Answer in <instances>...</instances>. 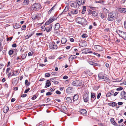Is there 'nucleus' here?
<instances>
[{"mask_svg": "<svg viewBox=\"0 0 126 126\" xmlns=\"http://www.w3.org/2000/svg\"><path fill=\"white\" fill-rule=\"evenodd\" d=\"M101 95V93H99L97 95V99H99Z\"/></svg>", "mask_w": 126, "mask_h": 126, "instance_id": "69168bd1", "label": "nucleus"}, {"mask_svg": "<svg viewBox=\"0 0 126 126\" xmlns=\"http://www.w3.org/2000/svg\"><path fill=\"white\" fill-rule=\"evenodd\" d=\"M26 28V26L25 25H23L21 28V29L22 30H25Z\"/></svg>", "mask_w": 126, "mask_h": 126, "instance_id": "0e129e2a", "label": "nucleus"}, {"mask_svg": "<svg viewBox=\"0 0 126 126\" xmlns=\"http://www.w3.org/2000/svg\"><path fill=\"white\" fill-rule=\"evenodd\" d=\"M46 26H42L41 28V30L44 31H45V30L46 31Z\"/></svg>", "mask_w": 126, "mask_h": 126, "instance_id": "37998d69", "label": "nucleus"}, {"mask_svg": "<svg viewBox=\"0 0 126 126\" xmlns=\"http://www.w3.org/2000/svg\"><path fill=\"white\" fill-rule=\"evenodd\" d=\"M108 105L110 106L113 107L116 106L117 104L115 102H113L109 103Z\"/></svg>", "mask_w": 126, "mask_h": 126, "instance_id": "cd10ccee", "label": "nucleus"}, {"mask_svg": "<svg viewBox=\"0 0 126 126\" xmlns=\"http://www.w3.org/2000/svg\"><path fill=\"white\" fill-rule=\"evenodd\" d=\"M114 120V118H111L110 120L111 123L115 126H119V125Z\"/></svg>", "mask_w": 126, "mask_h": 126, "instance_id": "f3484780", "label": "nucleus"}, {"mask_svg": "<svg viewBox=\"0 0 126 126\" xmlns=\"http://www.w3.org/2000/svg\"><path fill=\"white\" fill-rule=\"evenodd\" d=\"M60 27V25L59 23L56 24L54 27V29L55 30H58Z\"/></svg>", "mask_w": 126, "mask_h": 126, "instance_id": "aec40b11", "label": "nucleus"}, {"mask_svg": "<svg viewBox=\"0 0 126 126\" xmlns=\"http://www.w3.org/2000/svg\"><path fill=\"white\" fill-rule=\"evenodd\" d=\"M100 17L103 20H105V16H104V15L103 14V13H101Z\"/></svg>", "mask_w": 126, "mask_h": 126, "instance_id": "c03bdc74", "label": "nucleus"}, {"mask_svg": "<svg viewBox=\"0 0 126 126\" xmlns=\"http://www.w3.org/2000/svg\"><path fill=\"white\" fill-rule=\"evenodd\" d=\"M66 107L64 106H62L61 107V111L64 112L66 110Z\"/></svg>", "mask_w": 126, "mask_h": 126, "instance_id": "bb28decb", "label": "nucleus"}, {"mask_svg": "<svg viewBox=\"0 0 126 126\" xmlns=\"http://www.w3.org/2000/svg\"><path fill=\"white\" fill-rule=\"evenodd\" d=\"M50 74L49 73H46L45 74V77H49L50 76Z\"/></svg>", "mask_w": 126, "mask_h": 126, "instance_id": "6e6d98bb", "label": "nucleus"}, {"mask_svg": "<svg viewBox=\"0 0 126 126\" xmlns=\"http://www.w3.org/2000/svg\"><path fill=\"white\" fill-rule=\"evenodd\" d=\"M73 6H72L75 8H76L77 7V3L76 2H74L72 3Z\"/></svg>", "mask_w": 126, "mask_h": 126, "instance_id": "f704fd0d", "label": "nucleus"}, {"mask_svg": "<svg viewBox=\"0 0 126 126\" xmlns=\"http://www.w3.org/2000/svg\"><path fill=\"white\" fill-rule=\"evenodd\" d=\"M3 111L4 113H7L9 110V108L8 107L6 106L4 107L3 108Z\"/></svg>", "mask_w": 126, "mask_h": 126, "instance_id": "a878e982", "label": "nucleus"}, {"mask_svg": "<svg viewBox=\"0 0 126 126\" xmlns=\"http://www.w3.org/2000/svg\"><path fill=\"white\" fill-rule=\"evenodd\" d=\"M105 75H103L102 73H101L98 74V78L100 79H104V80L108 82H110V80Z\"/></svg>", "mask_w": 126, "mask_h": 126, "instance_id": "7ed1b4c3", "label": "nucleus"}, {"mask_svg": "<svg viewBox=\"0 0 126 126\" xmlns=\"http://www.w3.org/2000/svg\"><path fill=\"white\" fill-rule=\"evenodd\" d=\"M67 58V57H66V56L65 55L62 56V57H60L58 58L59 59L61 60L62 61L64 59H66Z\"/></svg>", "mask_w": 126, "mask_h": 126, "instance_id": "473e14b6", "label": "nucleus"}, {"mask_svg": "<svg viewBox=\"0 0 126 126\" xmlns=\"http://www.w3.org/2000/svg\"><path fill=\"white\" fill-rule=\"evenodd\" d=\"M86 10V6H83V9L82 11L81 12V13L82 14H84L85 12V11Z\"/></svg>", "mask_w": 126, "mask_h": 126, "instance_id": "c9c22d12", "label": "nucleus"}, {"mask_svg": "<svg viewBox=\"0 0 126 126\" xmlns=\"http://www.w3.org/2000/svg\"><path fill=\"white\" fill-rule=\"evenodd\" d=\"M122 31L118 30H116V32L119 35V34H121V33L122 32Z\"/></svg>", "mask_w": 126, "mask_h": 126, "instance_id": "3c124183", "label": "nucleus"}, {"mask_svg": "<svg viewBox=\"0 0 126 126\" xmlns=\"http://www.w3.org/2000/svg\"><path fill=\"white\" fill-rule=\"evenodd\" d=\"M99 88V87L98 86L94 85L93 87V89L94 90H97Z\"/></svg>", "mask_w": 126, "mask_h": 126, "instance_id": "a19ab883", "label": "nucleus"}, {"mask_svg": "<svg viewBox=\"0 0 126 126\" xmlns=\"http://www.w3.org/2000/svg\"><path fill=\"white\" fill-rule=\"evenodd\" d=\"M55 93L57 94H61V92L59 91L58 90L56 91Z\"/></svg>", "mask_w": 126, "mask_h": 126, "instance_id": "774afa93", "label": "nucleus"}, {"mask_svg": "<svg viewBox=\"0 0 126 126\" xmlns=\"http://www.w3.org/2000/svg\"><path fill=\"white\" fill-rule=\"evenodd\" d=\"M73 88L71 87L68 88L66 90V92L68 93H71L72 91Z\"/></svg>", "mask_w": 126, "mask_h": 126, "instance_id": "5701e85b", "label": "nucleus"}, {"mask_svg": "<svg viewBox=\"0 0 126 126\" xmlns=\"http://www.w3.org/2000/svg\"><path fill=\"white\" fill-rule=\"evenodd\" d=\"M38 96V95H36V94L34 95L32 97V99L33 100L35 99L36 98H37Z\"/></svg>", "mask_w": 126, "mask_h": 126, "instance_id": "de8ad7c7", "label": "nucleus"}, {"mask_svg": "<svg viewBox=\"0 0 126 126\" xmlns=\"http://www.w3.org/2000/svg\"><path fill=\"white\" fill-rule=\"evenodd\" d=\"M106 1L103 0H100L99 1H95V2L96 3H100L101 4L104 5Z\"/></svg>", "mask_w": 126, "mask_h": 126, "instance_id": "c756f323", "label": "nucleus"}, {"mask_svg": "<svg viewBox=\"0 0 126 126\" xmlns=\"http://www.w3.org/2000/svg\"><path fill=\"white\" fill-rule=\"evenodd\" d=\"M79 98L78 95L76 94L73 97V100L74 101L77 100Z\"/></svg>", "mask_w": 126, "mask_h": 126, "instance_id": "2f4dec72", "label": "nucleus"}, {"mask_svg": "<svg viewBox=\"0 0 126 126\" xmlns=\"http://www.w3.org/2000/svg\"><path fill=\"white\" fill-rule=\"evenodd\" d=\"M14 52V51L13 50H10L8 52L9 54V55H11L13 54Z\"/></svg>", "mask_w": 126, "mask_h": 126, "instance_id": "79ce46f5", "label": "nucleus"}, {"mask_svg": "<svg viewBox=\"0 0 126 126\" xmlns=\"http://www.w3.org/2000/svg\"><path fill=\"white\" fill-rule=\"evenodd\" d=\"M122 32L119 34L120 37H121L125 40H126V33L122 31Z\"/></svg>", "mask_w": 126, "mask_h": 126, "instance_id": "ddd939ff", "label": "nucleus"}, {"mask_svg": "<svg viewBox=\"0 0 126 126\" xmlns=\"http://www.w3.org/2000/svg\"><path fill=\"white\" fill-rule=\"evenodd\" d=\"M46 85L47 87H49L51 85L50 81L49 80H47L46 83Z\"/></svg>", "mask_w": 126, "mask_h": 126, "instance_id": "72a5a7b5", "label": "nucleus"}, {"mask_svg": "<svg viewBox=\"0 0 126 126\" xmlns=\"http://www.w3.org/2000/svg\"><path fill=\"white\" fill-rule=\"evenodd\" d=\"M90 12H91L92 15L94 17H96L97 16L98 13L97 12L94 11H92L91 10H90Z\"/></svg>", "mask_w": 126, "mask_h": 126, "instance_id": "4be33fe9", "label": "nucleus"}, {"mask_svg": "<svg viewBox=\"0 0 126 126\" xmlns=\"http://www.w3.org/2000/svg\"><path fill=\"white\" fill-rule=\"evenodd\" d=\"M13 38V37H11L10 38H9L8 37L7 38V41H11L12 39Z\"/></svg>", "mask_w": 126, "mask_h": 126, "instance_id": "8fccbe9b", "label": "nucleus"}, {"mask_svg": "<svg viewBox=\"0 0 126 126\" xmlns=\"http://www.w3.org/2000/svg\"><path fill=\"white\" fill-rule=\"evenodd\" d=\"M117 13L113 11L109 13L108 15V20L110 21H112L117 18Z\"/></svg>", "mask_w": 126, "mask_h": 126, "instance_id": "f257e3e1", "label": "nucleus"}, {"mask_svg": "<svg viewBox=\"0 0 126 126\" xmlns=\"http://www.w3.org/2000/svg\"><path fill=\"white\" fill-rule=\"evenodd\" d=\"M55 57L54 56H51L49 57V58L50 59H53Z\"/></svg>", "mask_w": 126, "mask_h": 126, "instance_id": "052dcab7", "label": "nucleus"}, {"mask_svg": "<svg viewBox=\"0 0 126 126\" xmlns=\"http://www.w3.org/2000/svg\"><path fill=\"white\" fill-rule=\"evenodd\" d=\"M53 26V25L52 24L50 25L48 27H46V31L47 32H49L51 31Z\"/></svg>", "mask_w": 126, "mask_h": 126, "instance_id": "a211bd4d", "label": "nucleus"}, {"mask_svg": "<svg viewBox=\"0 0 126 126\" xmlns=\"http://www.w3.org/2000/svg\"><path fill=\"white\" fill-rule=\"evenodd\" d=\"M123 89V88L122 87H120L117 88L116 89V90L117 91H119L122 90Z\"/></svg>", "mask_w": 126, "mask_h": 126, "instance_id": "5fc2aeb1", "label": "nucleus"}, {"mask_svg": "<svg viewBox=\"0 0 126 126\" xmlns=\"http://www.w3.org/2000/svg\"><path fill=\"white\" fill-rule=\"evenodd\" d=\"M72 84L74 86H82L83 84L81 80H77L72 82Z\"/></svg>", "mask_w": 126, "mask_h": 126, "instance_id": "20e7f679", "label": "nucleus"}, {"mask_svg": "<svg viewBox=\"0 0 126 126\" xmlns=\"http://www.w3.org/2000/svg\"><path fill=\"white\" fill-rule=\"evenodd\" d=\"M114 93V92L113 91H111L106 94V96L107 97H109L112 95Z\"/></svg>", "mask_w": 126, "mask_h": 126, "instance_id": "b1692460", "label": "nucleus"}, {"mask_svg": "<svg viewBox=\"0 0 126 126\" xmlns=\"http://www.w3.org/2000/svg\"><path fill=\"white\" fill-rule=\"evenodd\" d=\"M50 80L51 81H52L53 82H54V81H55V80H56V78H51L50 79Z\"/></svg>", "mask_w": 126, "mask_h": 126, "instance_id": "49530a36", "label": "nucleus"}, {"mask_svg": "<svg viewBox=\"0 0 126 126\" xmlns=\"http://www.w3.org/2000/svg\"><path fill=\"white\" fill-rule=\"evenodd\" d=\"M104 31L105 32H108L110 31L109 29L108 28H106L104 30Z\"/></svg>", "mask_w": 126, "mask_h": 126, "instance_id": "e2e57ef3", "label": "nucleus"}, {"mask_svg": "<svg viewBox=\"0 0 126 126\" xmlns=\"http://www.w3.org/2000/svg\"><path fill=\"white\" fill-rule=\"evenodd\" d=\"M77 56L75 55H71L69 56L68 60L69 62H71L74 59L76 58Z\"/></svg>", "mask_w": 126, "mask_h": 126, "instance_id": "4468645a", "label": "nucleus"}, {"mask_svg": "<svg viewBox=\"0 0 126 126\" xmlns=\"http://www.w3.org/2000/svg\"><path fill=\"white\" fill-rule=\"evenodd\" d=\"M4 65L3 64H0V70L4 67Z\"/></svg>", "mask_w": 126, "mask_h": 126, "instance_id": "bf43d9fd", "label": "nucleus"}, {"mask_svg": "<svg viewBox=\"0 0 126 126\" xmlns=\"http://www.w3.org/2000/svg\"><path fill=\"white\" fill-rule=\"evenodd\" d=\"M52 93L50 92H48L46 93L47 96L49 95L52 94Z\"/></svg>", "mask_w": 126, "mask_h": 126, "instance_id": "680f3d73", "label": "nucleus"}, {"mask_svg": "<svg viewBox=\"0 0 126 126\" xmlns=\"http://www.w3.org/2000/svg\"><path fill=\"white\" fill-rule=\"evenodd\" d=\"M43 33H42V32H41V33H36V35H37V36H40V35H43Z\"/></svg>", "mask_w": 126, "mask_h": 126, "instance_id": "603ef678", "label": "nucleus"}, {"mask_svg": "<svg viewBox=\"0 0 126 126\" xmlns=\"http://www.w3.org/2000/svg\"><path fill=\"white\" fill-rule=\"evenodd\" d=\"M34 34V32H29L28 34L27 35L30 38L31 36L33 34Z\"/></svg>", "mask_w": 126, "mask_h": 126, "instance_id": "ea45409f", "label": "nucleus"}, {"mask_svg": "<svg viewBox=\"0 0 126 126\" xmlns=\"http://www.w3.org/2000/svg\"><path fill=\"white\" fill-rule=\"evenodd\" d=\"M11 69V68H7L6 70V74H7V73L9 72V71Z\"/></svg>", "mask_w": 126, "mask_h": 126, "instance_id": "864d4df0", "label": "nucleus"}, {"mask_svg": "<svg viewBox=\"0 0 126 126\" xmlns=\"http://www.w3.org/2000/svg\"><path fill=\"white\" fill-rule=\"evenodd\" d=\"M66 100V102L68 103H70L72 102V99L70 97H68L65 98Z\"/></svg>", "mask_w": 126, "mask_h": 126, "instance_id": "c85d7f7f", "label": "nucleus"}, {"mask_svg": "<svg viewBox=\"0 0 126 126\" xmlns=\"http://www.w3.org/2000/svg\"><path fill=\"white\" fill-rule=\"evenodd\" d=\"M55 20V19H54V16L52 18H50L45 23L44 25L45 26H47L48 25H49Z\"/></svg>", "mask_w": 126, "mask_h": 126, "instance_id": "1a4fd4ad", "label": "nucleus"}, {"mask_svg": "<svg viewBox=\"0 0 126 126\" xmlns=\"http://www.w3.org/2000/svg\"><path fill=\"white\" fill-rule=\"evenodd\" d=\"M83 53L87 54L88 53H92L93 52L90 50V49L88 48H85L82 50Z\"/></svg>", "mask_w": 126, "mask_h": 126, "instance_id": "f8f14e48", "label": "nucleus"}, {"mask_svg": "<svg viewBox=\"0 0 126 126\" xmlns=\"http://www.w3.org/2000/svg\"><path fill=\"white\" fill-rule=\"evenodd\" d=\"M118 11L122 13H126V8H118Z\"/></svg>", "mask_w": 126, "mask_h": 126, "instance_id": "2eb2a0df", "label": "nucleus"}, {"mask_svg": "<svg viewBox=\"0 0 126 126\" xmlns=\"http://www.w3.org/2000/svg\"><path fill=\"white\" fill-rule=\"evenodd\" d=\"M27 55V54L26 52H25L24 53L22 54L21 58L22 59H25L26 58Z\"/></svg>", "mask_w": 126, "mask_h": 126, "instance_id": "4c0bfd02", "label": "nucleus"}, {"mask_svg": "<svg viewBox=\"0 0 126 126\" xmlns=\"http://www.w3.org/2000/svg\"><path fill=\"white\" fill-rule=\"evenodd\" d=\"M13 74L12 73V72H10L9 74H7V76L8 78H9L10 77H12L13 76Z\"/></svg>", "mask_w": 126, "mask_h": 126, "instance_id": "09e8293b", "label": "nucleus"}, {"mask_svg": "<svg viewBox=\"0 0 126 126\" xmlns=\"http://www.w3.org/2000/svg\"><path fill=\"white\" fill-rule=\"evenodd\" d=\"M91 101L92 102H93L96 98V97L95 96V94L93 93H91Z\"/></svg>", "mask_w": 126, "mask_h": 126, "instance_id": "dca6fc26", "label": "nucleus"}, {"mask_svg": "<svg viewBox=\"0 0 126 126\" xmlns=\"http://www.w3.org/2000/svg\"><path fill=\"white\" fill-rule=\"evenodd\" d=\"M49 46L50 49H56L57 48V46L55 43H50L49 44Z\"/></svg>", "mask_w": 126, "mask_h": 126, "instance_id": "0eeeda50", "label": "nucleus"}, {"mask_svg": "<svg viewBox=\"0 0 126 126\" xmlns=\"http://www.w3.org/2000/svg\"><path fill=\"white\" fill-rule=\"evenodd\" d=\"M88 37V35L86 34H83L82 35V37L83 38L87 37Z\"/></svg>", "mask_w": 126, "mask_h": 126, "instance_id": "4d7b16f0", "label": "nucleus"}, {"mask_svg": "<svg viewBox=\"0 0 126 126\" xmlns=\"http://www.w3.org/2000/svg\"><path fill=\"white\" fill-rule=\"evenodd\" d=\"M94 49L97 51H101L103 50L102 47L99 45H97L94 46Z\"/></svg>", "mask_w": 126, "mask_h": 126, "instance_id": "9b49d317", "label": "nucleus"}, {"mask_svg": "<svg viewBox=\"0 0 126 126\" xmlns=\"http://www.w3.org/2000/svg\"><path fill=\"white\" fill-rule=\"evenodd\" d=\"M20 27V26L17 23H16L13 24V27H14L15 29H18V28H19Z\"/></svg>", "mask_w": 126, "mask_h": 126, "instance_id": "393cba45", "label": "nucleus"}, {"mask_svg": "<svg viewBox=\"0 0 126 126\" xmlns=\"http://www.w3.org/2000/svg\"><path fill=\"white\" fill-rule=\"evenodd\" d=\"M67 41V39L65 38H63L61 40V44H65V43Z\"/></svg>", "mask_w": 126, "mask_h": 126, "instance_id": "7c9ffc66", "label": "nucleus"}, {"mask_svg": "<svg viewBox=\"0 0 126 126\" xmlns=\"http://www.w3.org/2000/svg\"><path fill=\"white\" fill-rule=\"evenodd\" d=\"M33 53L32 52L31 53V52H30L28 54V56H32L33 55Z\"/></svg>", "mask_w": 126, "mask_h": 126, "instance_id": "338daca9", "label": "nucleus"}, {"mask_svg": "<svg viewBox=\"0 0 126 126\" xmlns=\"http://www.w3.org/2000/svg\"><path fill=\"white\" fill-rule=\"evenodd\" d=\"M29 0H24L23 3L26 5H27L29 4Z\"/></svg>", "mask_w": 126, "mask_h": 126, "instance_id": "a18cd8bd", "label": "nucleus"}, {"mask_svg": "<svg viewBox=\"0 0 126 126\" xmlns=\"http://www.w3.org/2000/svg\"><path fill=\"white\" fill-rule=\"evenodd\" d=\"M17 78H14L13 79V85H15L16 84V81L17 79Z\"/></svg>", "mask_w": 126, "mask_h": 126, "instance_id": "e433bc0d", "label": "nucleus"}, {"mask_svg": "<svg viewBox=\"0 0 126 126\" xmlns=\"http://www.w3.org/2000/svg\"><path fill=\"white\" fill-rule=\"evenodd\" d=\"M73 15H76L78 14V10H72L70 12Z\"/></svg>", "mask_w": 126, "mask_h": 126, "instance_id": "412c9836", "label": "nucleus"}, {"mask_svg": "<svg viewBox=\"0 0 126 126\" xmlns=\"http://www.w3.org/2000/svg\"><path fill=\"white\" fill-rule=\"evenodd\" d=\"M31 7L33 10L35 11H38L41 9V5L39 3H35L33 4Z\"/></svg>", "mask_w": 126, "mask_h": 126, "instance_id": "39448f33", "label": "nucleus"}, {"mask_svg": "<svg viewBox=\"0 0 126 126\" xmlns=\"http://www.w3.org/2000/svg\"><path fill=\"white\" fill-rule=\"evenodd\" d=\"M80 113L84 115H85L87 114V112L85 109H81L80 110Z\"/></svg>", "mask_w": 126, "mask_h": 126, "instance_id": "6ab92c4d", "label": "nucleus"}, {"mask_svg": "<svg viewBox=\"0 0 126 126\" xmlns=\"http://www.w3.org/2000/svg\"><path fill=\"white\" fill-rule=\"evenodd\" d=\"M76 21L77 23L83 26L86 25L87 23L86 19L83 18L77 17Z\"/></svg>", "mask_w": 126, "mask_h": 126, "instance_id": "f03ea898", "label": "nucleus"}, {"mask_svg": "<svg viewBox=\"0 0 126 126\" xmlns=\"http://www.w3.org/2000/svg\"><path fill=\"white\" fill-rule=\"evenodd\" d=\"M38 14L33 15L32 17V19L34 20L36 19L37 18V16H38Z\"/></svg>", "mask_w": 126, "mask_h": 126, "instance_id": "58836bf2", "label": "nucleus"}, {"mask_svg": "<svg viewBox=\"0 0 126 126\" xmlns=\"http://www.w3.org/2000/svg\"><path fill=\"white\" fill-rule=\"evenodd\" d=\"M120 95L121 97V99H124L126 100V92L124 91H122L120 94Z\"/></svg>", "mask_w": 126, "mask_h": 126, "instance_id": "9d476101", "label": "nucleus"}, {"mask_svg": "<svg viewBox=\"0 0 126 126\" xmlns=\"http://www.w3.org/2000/svg\"><path fill=\"white\" fill-rule=\"evenodd\" d=\"M86 0H77V3L78 5V7L81 5H83L86 2Z\"/></svg>", "mask_w": 126, "mask_h": 126, "instance_id": "6e6552de", "label": "nucleus"}, {"mask_svg": "<svg viewBox=\"0 0 126 126\" xmlns=\"http://www.w3.org/2000/svg\"><path fill=\"white\" fill-rule=\"evenodd\" d=\"M30 89V88H28L26 90H25L24 92V93H27V92L29 91V90Z\"/></svg>", "mask_w": 126, "mask_h": 126, "instance_id": "13d9d810", "label": "nucleus"}, {"mask_svg": "<svg viewBox=\"0 0 126 126\" xmlns=\"http://www.w3.org/2000/svg\"><path fill=\"white\" fill-rule=\"evenodd\" d=\"M89 94L88 92L85 93L83 95V99L85 102H87L89 100Z\"/></svg>", "mask_w": 126, "mask_h": 126, "instance_id": "423d86ee", "label": "nucleus"}]
</instances>
